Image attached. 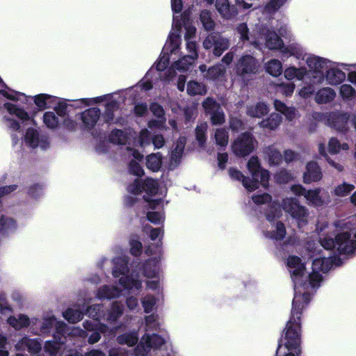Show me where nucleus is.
<instances>
[{"label": "nucleus", "instance_id": "4d7b16f0", "mask_svg": "<svg viewBox=\"0 0 356 356\" xmlns=\"http://www.w3.org/2000/svg\"><path fill=\"white\" fill-rule=\"evenodd\" d=\"M275 179L278 184H287L293 177L288 170L282 169L275 175Z\"/></svg>", "mask_w": 356, "mask_h": 356}, {"label": "nucleus", "instance_id": "6e6552de", "mask_svg": "<svg viewBox=\"0 0 356 356\" xmlns=\"http://www.w3.org/2000/svg\"><path fill=\"white\" fill-rule=\"evenodd\" d=\"M350 115L347 113L333 112L328 119L329 122L333 128L337 131L346 133L348 131Z\"/></svg>", "mask_w": 356, "mask_h": 356}, {"label": "nucleus", "instance_id": "c85d7f7f", "mask_svg": "<svg viewBox=\"0 0 356 356\" xmlns=\"http://www.w3.org/2000/svg\"><path fill=\"white\" fill-rule=\"evenodd\" d=\"M84 314L79 309L67 308L63 313V316L70 323H76L83 318Z\"/></svg>", "mask_w": 356, "mask_h": 356}, {"label": "nucleus", "instance_id": "1a4fd4ad", "mask_svg": "<svg viewBox=\"0 0 356 356\" xmlns=\"http://www.w3.org/2000/svg\"><path fill=\"white\" fill-rule=\"evenodd\" d=\"M149 237L152 241H155L157 238L160 237L158 243L151 244L145 249V253L149 255L161 254L162 252V238L163 236L164 230L162 227L154 228L151 226Z\"/></svg>", "mask_w": 356, "mask_h": 356}, {"label": "nucleus", "instance_id": "4c0bfd02", "mask_svg": "<svg viewBox=\"0 0 356 356\" xmlns=\"http://www.w3.org/2000/svg\"><path fill=\"white\" fill-rule=\"evenodd\" d=\"M312 266L314 270L326 273L330 269L332 262L325 257L316 258L313 261Z\"/></svg>", "mask_w": 356, "mask_h": 356}, {"label": "nucleus", "instance_id": "774afa93", "mask_svg": "<svg viewBox=\"0 0 356 356\" xmlns=\"http://www.w3.org/2000/svg\"><path fill=\"white\" fill-rule=\"evenodd\" d=\"M238 33L240 35V39L243 42L249 40V29L245 23H241L236 28Z\"/></svg>", "mask_w": 356, "mask_h": 356}, {"label": "nucleus", "instance_id": "a18cd8bd", "mask_svg": "<svg viewBox=\"0 0 356 356\" xmlns=\"http://www.w3.org/2000/svg\"><path fill=\"white\" fill-rule=\"evenodd\" d=\"M321 190L319 188H315L314 190H307L305 194V198L310 201L313 204L316 206H321L323 204V200L320 196Z\"/></svg>", "mask_w": 356, "mask_h": 356}, {"label": "nucleus", "instance_id": "9b49d317", "mask_svg": "<svg viewBox=\"0 0 356 356\" xmlns=\"http://www.w3.org/2000/svg\"><path fill=\"white\" fill-rule=\"evenodd\" d=\"M216 6L218 12L226 19H233L238 14L236 5H232L228 0H217Z\"/></svg>", "mask_w": 356, "mask_h": 356}, {"label": "nucleus", "instance_id": "bf43d9fd", "mask_svg": "<svg viewBox=\"0 0 356 356\" xmlns=\"http://www.w3.org/2000/svg\"><path fill=\"white\" fill-rule=\"evenodd\" d=\"M124 136V131L122 129H114L109 135V140L113 143L122 145L124 143L122 140Z\"/></svg>", "mask_w": 356, "mask_h": 356}, {"label": "nucleus", "instance_id": "58836bf2", "mask_svg": "<svg viewBox=\"0 0 356 356\" xmlns=\"http://www.w3.org/2000/svg\"><path fill=\"white\" fill-rule=\"evenodd\" d=\"M186 143V138L184 136H180L177 139L175 147L172 151L171 157L172 159L176 161L177 159L179 160L181 158L185 148Z\"/></svg>", "mask_w": 356, "mask_h": 356}, {"label": "nucleus", "instance_id": "a211bd4d", "mask_svg": "<svg viewBox=\"0 0 356 356\" xmlns=\"http://www.w3.org/2000/svg\"><path fill=\"white\" fill-rule=\"evenodd\" d=\"M325 77L330 84L337 85L343 81L346 78V74L342 70L338 68H332L326 71Z\"/></svg>", "mask_w": 356, "mask_h": 356}, {"label": "nucleus", "instance_id": "b1692460", "mask_svg": "<svg viewBox=\"0 0 356 356\" xmlns=\"http://www.w3.org/2000/svg\"><path fill=\"white\" fill-rule=\"evenodd\" d=\"M20 345L23 348H26L30 353L34 354L39 353L42 348V345L38 339L28 337H23L20 341Z\"/></svg>", "mask_w": 356, "mask_h": 356}, {"label": "nucleus", "instance_id": "5701e85b", "mask_svg": "<svg viewBox=\"0 0 356 356\" xmlns=\"http://www.w3.org/2000/svg\"><path fill=\"white\" fill-rule=\"evenodd\" d=\"M3 107L10 114L16 115L22 121H27L29 120V115L28 113L23 108L17 107L15 104L6 102L3 104Z\"/></svg>", "mask_w": 356, "mask_h": 356}, {"label": "nucleus", "instance_id": "393cba45", "mask_svg": "<svg viewBox=\"0 0 356 356\" xmlns=\"http://www.w3.org/2000/svg\"><path fill=\"white\" fill-rule=\"evenodd\" d=\"M225 74V69L221 65H213L208 68L204 77L207 80L216 81Z\"/></svg>", "mask_w": 356, "mask_h": 356}, {"label": "nucleus", "instance_id": "f3484780", "mask_svg": "<svg viewBox=\"0 0 356 356\" xmlns=\"http://www.w3.org/2000/svg\"><path fill=\"white\" fill-rule=\"evenodd\" d=\"M162 154L161 152L152 153L147 156L145 165L147 169L152 172L160 170L162 165Z\"/></svg>", "mask_w": 356, "mask_h": 356}, {"label": "nucleus", "instance_id": "4468645a", "mask_svg": "<svg viewBox=\"0 0 356 356\" xmlns=\"http://www.w3.org/2000/svg\"><path fill=\"white\" fill-rule=\"evenodd\" d=\"M56 99V97L44 93L37 95L33 97L34 103L41 111L53 107L52 105Z\"/></svg>", "mask_w": 356, "mask_h": 356}, {"label": "nucleus", "instance_id": "338daca9", "mask_svg": "<svg viewBox=\"0 0 356 356\" xmlns=\"http://www.w3.org/2000/svg\"><path fill=\"white\" fill-rule=\"evenodd\" d=\"M149 110L153 115L158 118H163L165 111L163 106L158 102H152L149 105Z\"/></svg>", "mask_w": 356, "mask_h": 356}, {"label": "nucleus", "instance_id": "39448f33", "mask_svg": "<svg viewBox=\"0 0 356 356\" xmlns=\"http://www.w3.org/2000/svg\"><path fill=\"white\" fill-rule=\"evenodd\" d=\"M203 47L207 50H211L214 56L219 57L228 49L229 42L220 33L213 32L209 34L203 41Z\"/></svg>", "mask_w": 356, "mask_h": 356}, {"label": "nucleus", "instance_id": "7c9ffc66", "mask_svg": "<svg viewBox=\"0 0 356 356\" xmlns=\"http://www.w3.org/2000/svg\"><path fill=\"white\" fill-rule=\"evenodd\" d=\"M24 140L29 147L36 148L39 145V132L33 128L27 129Z\"/></svg>", "mask_w": 356, "mask_h": 356}, {"label": "nucleus", "instance_id": "bb28decb", "mask_svg": "<svg viewBox=\"0 0 356 356\" xmlns=\"http://www.w3.org/2000/svg\"><path fill=\"white\" fill-rule=\"evenodd\" d=\"M129 271L127 262L122 258L118 257L115 260V266L113 269V276L119 277L120 275H125Z\"/></svg>", "mask_w": 356, "mask_h": 356}, {"label": "nucleus", "instance_id": "8fccbe9b", "mask_svg": "<svg viewBox=\"0 0 356 356\" xmlns=\"http://www.w3.org/2000/svg\"><path fill=\"white\" fill-rule=\"evenodd\" d=\"M43 189V184L35 183L28 188L27 194L31 198L38 199L42 195Z\"/></svg>", "mask_w": 356, "mask_h": 356}, {"label": "nucleus", "instance_id": "a878e982", "mask_svg": "<svg viewBox=\"0 0 356 356\" xmlns=\"http://www.w3.org/2000/svg\"><path fill=\"white\" fill-rule=\"evenodd\" d=\"M120 291L115 286L104 285L98 290L97 296L101 299H113L118 297Z\"/></svg>", "mask_w": 356, "mask_h": 356}, {"label": "nucleus", "instance_id": "ea45409f", "mask_svg": "<svg viewBox=\"0 0 356 356\" xmlns=\"http://www.w3.org/2000/svg\"><path fill=\"white\" fill-rule=\"evenodd\" d=\"M43 122L50 129H55L59 124L58 118L52 111H47L43 115Z\"/></svg>", "mask_w": 356, "mask_h": 356}, {"label": "nucleus", "instance_id": "f704fd0d", "mask_svg": "<svg viewBox=\"0 0 356 356\" xmlns=\"http://www.w3.org/2000/svg\"><path fill=\"white\" fill-rule=\"evenodd\" d=\"M200 19L202 26L207 31H211L215 27V22L212 19L211 13L209 10H203L200 15Z\"/></svg>", "mask_w": 356, "mask_h": 356}, {"label": "nucleus", "instance_id": "052dcab7", "mask_svg": "<svg viewBox=\"0 0 356 356\" xmlns=\"http://www.w3.org/2000/svg\"><path fill=\"white\" fill-rule=\"evenodd\" d=\"M102 307V306L99 304L91 305L88 307L86 314L94 320L98 321L101 318Z\"/></svg>", "mask_w": 356, "mask_h": 356}, {"label": "nucleus", "instance_id": "6e6d98bb", "mask_svg": "<svg viewBox=\"0 0 356 356\" xmlns=\"http://www.w3.org/2000/svg\"><path fill=\"white\" fill-rule=\"evenodd\" d=\"M128 168L130 174L138 177H142L145 175L143 167L135 160H131L129 162Z\"/></svg>", "mask_w": 356, "mask_h": 356}, {"label": "nucleus", "instance_id": "13d9d810", "mask_svg": "<svg viewBox=\"0 0 356 356\" xmlns=\"http://www.w3.org/2000/svg\"><path fill=\"white\" fill-rule=\"evenodd\" d=\"M130 254L134 257H139L143 252V244L137 239H131L129 241Z\"/></svg>", "mask_w": 356, "mask_h": 356}, {"label": "nucleus", "instance_id": "a19ab883", "mask_svg": "<svg viewBox=\"0 0 356 356\" xmlns=\"http://www.w3.org/2000/svg\"><path fill=\"white\" fill-rule=\"evenodd\" d=\"M202 107L206 115H209L215 111L220 110V106L213 97H208L202 102Z\"/></svg>", "mask_w": 356, "mask_h": 356}, {"label": "nucleus", "instance_id": "f03ea898", "mask_svg": "<svg viewBox=\"0 0 356 356\" xmlns=\"http://www.w3.org/2000/svg\"><path fill=\"white\" fill-rule=\"evenodd\" d=\"M321 243L325 250L337 248L340 254H353L356 250V241L351 238V234L349 232L339 233L334 239L325 237L321 241Z\"/></svg>", "mask_w": 356, "mask_h": 356}, {"label": "nucleus", "instance_id": "de8ad7c7", "mask_svg": "<svg viewBox=\"0 0 356 356\" xmlns=\"http://www.w3.org/2000/svg\"><path fill=\"white\" fill-rule=\"evenodd\" d=\"M229 175L232 179L241 181L242 185L247 190L248 177L245 176L240 170L234 168H229Z\"/></svg>", "mask_w": 356, "mask_h": 356}, {"label": "nucleus", "instance_id": "79ce46f5", "mask_svg": "<svg viewBox=\"0 0 356 356\" xmlns=\"http://www.w3.org/2000/svg\"><path fill=\"white\" fill-rule=\"evenodd\" d=\"M207 124L206 122L197 125L195 128V138L200 147H203L205 145L207 140Z\"/></svg>", "mask_w": 356, "mask_h": 356}, {"label": "nucleus", "instance_id": "2f4dec72", "mask_svg": "<svg viewBox=\"0 0 356 356\" xmlns=\"http://www.w3.org/2000/svg\"><path fill=\"white\" fill-rule=\"evenodd\" d=\"M117 342L121 345H127L128 346H135L138 341L136 334L133 332L124 333L118 336Z\"/></svg>", "mask_w": 356, "mask_h": 356}, {"label": "nucleus", "instance_id": "f257e3e1", "mask_svg": "<svg viewBox=\"0 0 356 356\" xmlns=\"http://www.w3.org/2000/svg\"><path fill=\"white\" fill-rule=\"evenodd\" d=\"M311 300V295L308 292L298 293L295 290L294 297L292 300L291 316L286 323L283 332L285 331V347L289 351H294L296 356H300L302 353L301 343V318L303 310L308 306ZM285 356H296L291 352Z\"/></svg>", "mask_w": 356, "mask_h": 356}, {"label": "nucleus", "instance_id": "680f3d73", "mask_svg": "<svg viewBox=\"0 0 356 356\" xmlns=\"http://www.w3.org/2000/svg\"><path fill=\"white\" fill-rule=\"evenodd\" d=\"M56 323V318L54 316H51L47 318L44 319L40 330L42 333H49L51 330L55 326Z\"/></svg>", "mask_w": 356, "mask_h": 356}, {"label": "nucleus", "instance_id": "0eeeda50", "mask_svg": "<svg viewBox=\"0 0 356 356\" xmlns=\"http://www.w3.org/2000/svg\"><path fill=\"white\" fill-rule=\"evenodd\" d=\"M258 70L257 60L250 55L243 56L236 66V72L238 75L244 76L247 74H255Z\"/></svg>", "mask_w": 356, "mask_h": 356}, {"label": "nucleus", "instance_id": "aec40b11", "mask_svg": "<svg viewBox=\"0 0 356 356\" xmlns=\"http://www.w3.org/2000/svg\"><path fill=\"white\" fill-rule=\"evenodd\" d=\"M269 111L268 106L264 102H257L254 106H248L247 115L252 118H260Z\"/></svg>", "mask_w": 356, "mask_h": 356}, {"label": "nucleus", "instance_id": "dca6fc26", "mask_svg": "<svg viewBox=\"0 0 356 356\" xmlns=\"http://www.w3.org/2000/svg\"><path fill=\"white\" fill-rule=\"evenodd\" d=\"M282 116L277 113H271L269 117L259 122V126L263 129L275 130L282 122Z\"/></svg>", "mask_w": 356, "mask_h": 356}, {"label": "nucleus", "instance_id": "49530a36", "mask_svg": "<svg viewBox=\"0 0 356 356\" xmlns=\"http://www.w3.org/2000/svg\"><path fill=\"white\" fill-rule=\"evenodd\" d=\"M215 140L218 145L226 147L228 144L229 134L226 129L221 128L217 129L215 132Z\"/></svg>", "mask_w": 356, "mask_h": 356}, {"label": "nucleus", "instance_id": "7ed1b4c3", "mask_svg": "<svg viewBox=\"0 0 356 356\" xmlns=\"http://www.w3.org/2000/svg\"><path fill=\"white\" fill-rule=\"evenodd\" d=\"M257 143L252 134L245 131L241 133L232 143V151L238 157H245L254 151Z\"/></svg>", "mask_w": 356, "mask_h": 356}, {"label": "nucleus", "instance_id": "09e8293b", "mask_svg": "<svg viewBox=\"0 0 356 356\" xmlns=\"http://www.w3.org/2000/svg\"><path fill=\"white\" fill-rule=\"evenodd\" d=\"M123 313V307L118 302L112 304L111 310L108 313V319L113 321H117Z\"/></svg>", "mask_w": 356, "mask_h": 356}, {"label": "nucleus", "instance_id": "5fc2aeb1", "mask_svg": "<svg viewBox=\"0 0 356 356\" xmlns=\"http://www.w3.org/2000/svg\"><path fill=\"white\" fill-rule=\"evenodd\" d=\"M209 115H211V123L213 125H221L225 122V115L221 108Z\"/></svg>", "mask_w": 356, "mask_h": 356}, {"label": "nucleus", "instance_id": "72a5a7b5", "mask_svg": "<svg viewBox=\"0 0 356 356\" xmlns=\"http://www.w3.org/2000/svg\"><path fill=\"white\" fill-rule=\"evenodd\" d=\"M159 184L156 180L147 177L143 181V191H145L148 195L153 196L158 193Z\"/></svg>", "mask_w": 356, "mask_h": 356}, {"label": "nucleus", "instance_id": "3c124183", "mask_svg": "<svg viewBox=\"0 0 356 356\" xmlns=\"http://www.w3.org/2000/svg\"><path fill=\"white\" fill-rule=\"evenodd\" d=\"M229 127L234 133H238L245 129V124L243 120L237 117H230L229 120Z\"/></svg>", "mask_w": 356, "mask_h": 356}, {"label": "nucleus", "instance_id": "20e7f679", "mask_svg": "<svg viewBox=\"0 0 356 356\" xmlns=\"http://www.w3.org/2000/svg\"><path fill=\"white\" fill-rule=\"evenodd\" d=\"M283 208L293 218L296 219L299 227L308 223V209L300 204L296 197L286 198L283 200Z\"/></svg>", "mask_w": 356, "mask_h": 356}, {"label": "nucleus", "instance_id": "c03bdc74", "mask_svg": "<svg viewBox=\"0 0 356 356\" xmlns=\"http://www.w3.org/2000/svg\"><path fill=\"white\" fill-rule=\"evenodd\" d=\"M354 189L355 186L353 184L344 181L334 188V193L339 197H345L349 195Z\"/></svg>", "mask_w": 356, "mask_h": 356}, {"label": "nucleus", "instance_id": "412c9836", "mask_svg": "<svg viewBox=\"0 0 356 356\" xmlns=\"http://www.w3.org/2000/svg\"><path fill=\"white\" fill-rule=\"evenodd\" d=\"M266 44L271 50H278L283 47L284 42L276 32L273 31L268 33Z\"/></svg>", "mask_w": 356, "mask_h": 356}, {"label": "nucleus", "instance_id": "37998d69", "mask_svg": "<svg viewBox=\"0 0 356 356\" xmlns=\"http://www.w3.org/2000/svg\"><path fill=\"white\" fill-rule=\"evenodd\" d=\"M57 339L47 341L44 343V350L48 353L51 356H56L58 350L60 349V346L65 343H60Z\"/></svg>", "mask_w": 356, "mask_h": 356}, {"label": "nucleus", "instance_id": "4be33fe9", "mask_svg": "<svg viewBox=\"0 0 356 356\" xmlns=\"http://www.w3.org/2000/svg\"><path fill=\"white\" fill-rule=\"evenodd\" d=\"M328 62L327 59L318 56L309 58L307 61L309 67L317 72H323Z\"/></svg>", "mask_w": 356, "mask_h": 356}, {"label": "nucleus", "instance_id": "423d86ee", "mask_svg": "<svg viewBox=\"0 0 356 356\" xmlns=\"http://www.w3.org/2000/svg\"><path fill=\"white\" fill-rule=\"evenodd\" d=\"M252 178L248 177L247 182V191L253 192L259 188V185L266 188L268 186L270 175L268 170L261 168L258 170L250 172Z\"/></svg>", "mask_w": 356, "mask_h": 356}, {"label": "nucleus", "instance_id": "2eb2a0df", "mask_svg": "<svg viewBox=\"0 0 356 356\" xmlns=\"http://www.w3.org/2000/svg\"><path fill=\"white\" fill-rule=\"evenodd\" d=\"M165 343V339L159 334L153 333L147 335L144 342V350L149 351L151 348L160 349Z\"/></svg>", "mask_w": 356, "mask_h": 356}, {"label": "nucleus", "instance_id": "69168bd1", "mask_svg": "<svg viewBox=\"0 0 356 356\" xmlns=\"http://www.w3.org/2000/svg\"><path fill=\"white\" fill-rule=\"evenodd\" d=\"M252 200L256 204H264L270 203L272 201V196L267 193H264L260 195H252Z\"/></svg>", "mask_w": 356, "mask_h": 356}, {"label": "nucleus", "instance_id": "e433bc0d", "mask_svg": "<svg viewBox=\"0 0 356 356\" xmlns=\"http://www.w3.org/2000/svg\"><path fill=\"white\" fill-rule=\"evenodd\" d=\"M286 234V227L282 221L276 223V231L268 232L267 236L275 241H282Z\"/></svg>", "mask_w": 356, "mask_h": 356}, {"label": "nucleus", "instance_id": "603ef678", "mask_svg": "<svg viewBox=\"0 0 356 356\" xmlns=\"http://www.w3.org/2000/svg\"><path fill=\"white\" fill-rule=\"evenodd\" d=\"M280 210L277 207L273 204L268 205V209L265 212V216L266 220L272 223L274 222L276 218H279Z\"/></svg>", "mask_w": 356, "mask_h": 356}, {"label": "nucleus", "instance_id": "e2e57ef3", "mask_svg": "<svg viewBox=\"0 0 356 356\" xmlns=\"http://www.w3.org/2000/svg\"><path fill=\"white\" fill-rule=\"evenodd\" d=\"M142 305L144 312L147 314L150 313L156 305V298L153 296H147L142 300Z\"/></svg>", "mask_w": 356, "mask_h": 356}, {"label": "nucleus", "instance_id": "6ab92c4d", "mask_svg": "<svg viewBox=\"0 0 356 356\" xmlns=\"http://www.w3.org/2000/svg\"><path fill=\"white\" fill-rule=\"evenodd\" d=\"M335 96L336 93L332 88H323L316 92L315 99L318 104H327L332 101Z\"/></svg>", "mask_w": 356, "mask_h": 356}, {"label": "nucleus", "instance_id": "864d4df0", "mask_svg": "<svg viewBox=\"0 0 356 356\" xmlns=\"http://www.w3.org/2000/svg\"><path fill=\"white\" fill-rule=\"evenodd\" d=\"M340 95L343 99H351L356 95V91L352 86L343 84L340 87Z\"/></svg>", "mask_w": 356, "mask_h": 356}, {"label": "nucleus", "instance_id": "cd10ccee", "mask_svg": "<svg viewBox=\"0 0 356 356\" xmlns=\"http://www.w3.org/2000/svg\"><path fill=\"white\" fill-rule=\"evenodd\" d=\"M187 93L191 96L202 95L207 93L204 85L195 81H190L187 84Z\"/></svg>", "mask_w": 356, "mask_h": 356}, {"label": "nucleus", "instance_id": "0e129e2a", "mask_svg": "<svg viewBox=\"0 0 356 356\" xmlns=\"http://www.w3.org/2000/svg\"><path fill=\"white\" fill-rule=\"evenodd\" d=\"M128 191L134 195H140L143 192V181L140 179H136L133 183L127 187Z\"/></svg>", "mask_w": 356, "mask_h": 356}, {"label": "nucleus", "instance_id": "c9c22d12", "mask_svg": "<svg viewBox=\"0 0 356 356\" xmlns=\"http://www.w3.org/2000/svg\"><path fill=\"white\" fill-rule=\"evenodd\" d=\"M56 332L53 334L54 339H57L60 343H65L66 341V334H67V325L64 322L56 321Z\"/></svg>", "mask_w": 356, "mask_h": 356}, {"label": "nucleus", "instance_id": "9d476101", "mask_svg": "<svg viewBox=\"0 0 356 356\" xmlns=\"http://www.w3.org/2000/svg\"><path fill=\"white\" fill-rule=\"evenodd\" d=\"M323 174L321 169L316 161H309L306 165V170L303 174V181L305 184L316 182L322 179Z\"/></svg>", "mask_w": 356, "mask_h": 356}, {"label": "nucleus", "instance_id": "ddd939ff", "mask_svg": "<svg viewBox=\"0 0 356 356\" xmlns=\"http://www.w3.org/2000/svg\"><path fill=\"white\" fill-rule=\"evenodd\" d=\"M160 260L156 257L147 259L143 264V274L147 278H154L159 275Z\"/></svg>", "mask_w": 356, "mask_h": 356}, {"label": "nucleus", "instance_id": "c756f323", "mask_svg": "<svg viewBox=\"0 0 356 356\" xmlns=\"http://www.w3.org/2000/svg\"><path fill=\"white\" fill-rule=\"evenodd\" d=\"M266 154L269 164L271 165H278L283 160V156L281 152L273 146L267 147Z\"/></svg>", "mask_w": 356, "mask_h": 356}, {"label": "nucleus", "instance_id": "f8f14e48", "mask_svg": "<svg viewBox=\"0 0 356 356\" xmlns=\"http://www.w3.org/2000/svg\"><path fill=\"white\" fill-rule=\"evenodd\" d=\"M100 109L97 107L86 109L81 113L82 122L88 130L94 128L100 117Z\"/></svg>", "mask_w": 356, "mask_h": 356}, {"label": "nucleus", "instance_id": "473e14b6", "mask_svg": "<svg viewBox=\"0 0 356 356\" xmlns=\"http://www.w3.org/2000/svg\"><path fill=\"white\" fill-rule=\"evenodd\" d=\"M266 72L273 76L277 77L282 73V65L277 59H272L266 63Z\"/></svg>", "mask_w": 356, "mask_h": 356}]
</instances>
